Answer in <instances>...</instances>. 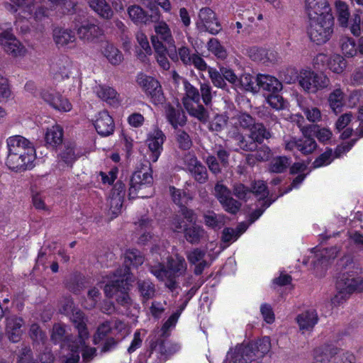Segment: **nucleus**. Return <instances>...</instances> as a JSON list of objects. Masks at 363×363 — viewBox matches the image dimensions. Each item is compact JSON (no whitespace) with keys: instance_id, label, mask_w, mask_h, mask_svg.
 <instances>
[{"instance_id":"nucleus-1","label":"nucleus","mask_w":363,"mask_h":363,"mask_svg":"<svg viewBox=\"0 0 363 363\" xmlns=\"http://www.w3.org/2000/svg\"><path fill=\"white\" fill-rule=\"evenodd\" d=\"M8 155L6 164L14 171H24L34 167L35 150L31 143L21 135L9 137L7 140Z\"/></svg>"},{"instance_id":"nucleus-2","label":"nucleus","mask_w":363,"mask_h":363,"mask_svg":"<svg viewBox=\"0 0 363 363\" xmlns=\"http://www.w3.org/2000/svg\"><path fill=\"white\" fill-rule=\"evenodd\" d=\"M270 348L271 343L268 337H264L247 345H238L227 353L223 363H251L259 361Z\"/></svg>"},{"instance_id":"nucleus-3","label":"nucleus","mask_w":363,"mask_h":363,"mask_svg":"<svg viewBox=\"0 0 363 363\" xmlns=\"http://www.w3.org/2000/svg\"><path fill=\"white\" fill-rule=\"evenodd\" d=\"M330 10L318 12V13H309L307 27V34L310 40L316 45H323L327 43L332 37L334 30V18L330 13Z\"/></svg>"},{"instance_id":"nucleus-4","label":"nucleus","mask_w":363,"mask_h":363,"mask_svg":"<svg viewBox=\"0 0 363 363\" xmlns=\"http://www.w3.org/2000/svg\"><path fill=\"white\" fill-rule=\"evenodd\" d=\"M337 294L332 298L334 305L345 301L353 293L363 291V278L349 271L343 272L336 281Z\"/></svg>"},{"instance_id":"nucleus-5","label":"nucleus","mask_w":363,"mask_h":363,"mask_svg":"<svg viewBox=\"0 0 363 363\" xmlns=\"http://www.w3.org/2000/svg\"><path fill=\"white\" fill-rule=\"evenodd\" d=\"M184 96L182 98V104L189 115L199 122L205 123L209 119V112L203 105L200 104V92L187 80L183 82Z\"/></svg>"},{"instance_id":"nucleus-6","label":"nucleus","mask_w":363,"mask_h":363,"mask_svg":"<svg viewBox=\"0 0 363 363\" xmlns=\"http://www.w3.org/2000/svg\"><path fill=\"white\" fill-rule=\"evenodd\" d=\"M153 178L150 167L135 171L130 179L129 199L135 197L145 198L152 194V184Z\"/></svg>"},{"instance_id":"nucleus-7","label":"nucleus","mask_w":363,"mask_h":363,"mask_svg":"<svg viewBox=\"0 0 363 363\" xmlns=\"http://www.w3.org/2000/svg\"><path fill=\"white\" fill-rule=\"evenodd\" d=\"M299 85L309 94H315L330 86V79L323 72H315L311 69H303L298 76Z\"/></svg>"},{"instance_id":"nucleus-8","label":"nucleus","mask_w":363,"mask_h":363,"mask_svg":"<svg viewBox=\"0 0 363 363\" xmlns=\"http://www.w3.org/2000/svg\"><path fill=\"white\" fill-rule=\"evenodd\" d=\"M137 82L155 104H162L164 97L161 85L155 78L140 73L137 77Z\"/></svg>"},{"instance_id":"nucleus-9","label":"nucleus","mask_w":363,"mask_h":363,"mask_svg":"<svg viewBox=\"0 0 363 363\" xmlns=\"http://www.w3.org/2000/svg\"><path fill=\"white\" fill-rule=\"evenodd\" d=\"M132 281L129 269L122 267L117 269L114 274V279L104 286V293L106 296L112 297L114 294L120 293L123 290L128 289V285Z\"/></svg>"},{"instance_id":"nucleus-10","label":"nucleus","mask_w":363,"mask_h":363,"mask_svg":"<svg viewBox=\"0 0 363 363\" xmlns=\"http://www.w3.org/2000/svg\"><path fill=\"white\" fill-rule=\"evenodd\" d=\"M250 190L251 194L252 193L255 196L260 197L257 205V208L252 212L250 216V222L253 223L261 216L264 211L272 204V201L266 199L269 195V191L266 184L263 181L259 180L254 182L252 184Z\"/></svg>"},{"instance_id":"nucleus-11","label":"nucleus","mask_w":363,"mask_h":363,"mask_svg":"<svg viewBox=\"0 0 363 363\" xmlns=\"http://www.w3.org/2000/svg\"><path fill=\"white\" fill-rule=\"evenodd\" d=\"M196 25L199 30L208 32L213 35L218 34L221 30V26L215 12L208 7H203L199 10Z\"/></svg>"},{"instance_id":"nucleus-12","label":"nucleus","mask_w":363,"mask_h":363,"mask_svg":"<svg viewBox=\"0 0 363 363\" xmlns=\"http://www.w3.org/2000/svg\"><path fill=\"white\" fill-rule=\"evenodd\" d=\"M74 29L79 38L85 43H92L103 35V30L97 25L87 20L75 21Z\"/></svg>"},{"instance_id":"nucleus-13","label":"nucleus","mask_w":363,"mask_h":363,"mask_svg":"<svg viewBox=\"0 0 363 363\" xmlns=\"http://www.w3.org/2000/svg\"><path fill=\"white\" fill-rule=\"evenodd\" d=\"M72 62L67 55L54 57L50 65V73L57 81L68 79L71 74Z\"/></svg>"},{"instance_id":"nucleus-14","label":"nucleus","mask_w":363,"mask_h":363,"mask_svg":"<svg viewBox=\"0 0 363 363\" xmlns=\"http://www.w3.org/2000/svg\"><path fill=\"white\" fill-rule=\"evenodd\" d=\"M284 147L286 150H298L301 154L308 155L312 154L318 147L313 138L290 137L284 139Z\"/></svg>"},{"instance_id":"nucleus-15","label":"nucleus","mask_w":363,"mask_h":363,"mask_svg":"<svg viewBox=\"0 0 363 363\" xmlns=\"http://www.w3.org/2000/svg\"><path fill=\"white\" fill-rule=\"evenodd\" d=\"M0 45L5 52L13 57L23 56L26 53V48L8 30L0 34Z\"/></svg>"},{"instance_id":"nucleus-16","label":"nucleus","mask_w":363,"mask_h":363,"mask_svg":"<svg viewBox=\"0 0 363 363\" xmlns=\"http://www.w3.org/2000/svg\"><path fill=\"white\" fill-rule=\"evenodd\" d=\"M166 136L160 130L156 129L150 133L146 140V144L150 152V158L153 162L157 161L162 150Z\"/></svg>"},{"instance_id":"nucleus-17","label":"nucleus","mask_w":363,"mask_h":363,"mask_svg":"<svg viewBox=\"0 0 363 363\" xmlns=\"http://www.w3.org/2000/svg\"><path fill=\"white\" fill-rule=\"evenodd\" d=\"M16 6L22 10L27 16H32L36 20H41L47 16V9L38 5L37 0H11Z\"/></svg>"},{"instance_id":"nucleus-18","label":"nucleus","mask_w":363,"mask_h":363,"mask_svg":"<svg viewBox=\"0 0 363 363\" xmlns=\"http://www.w3.org/2000/svg\"><path fill=\"white\" fill-rule=\"evenodd\" d=\"M24 320L16 315H9L6 318V332L9 339L13 342H18L23 333Z\"/></svg>"},{"instance_id":"nucleus-19","label":"nucleus","mask_w":363,"mask_h":363,"mask_svg":"<svg viewBox=\"0 0 363 363\" xmlns=\"http://www.w3.org/2000/svg\"><path fill=\"white\" fill-rule=\"evenodd\" d=\"M71 320L78 331V342L75 347L85 345V341L89 337V333L86 326L85 317L80 310L72 311Z\"/></svg>"},{"instance_id":"nucleus-20","label":"nucleus","mask_w":363,"mask_h":363,"mask_svg":"<svg viewBox=\"0 0 363 363\" xmlns=\"http://www.w3.org/2000/svg\"><path fill=\"white\" fill-rule=\"evenodd\" d=\"M94 126L97 133L102 136L111 135L115 127L112 117L106 111L99 113Z\"/></svg>"},{"instance_id":"nucleus-21","label":"nucleus","mask_w":363,"mask_h":363,"mask_svg":"<svg viewBox=\"0 0 363 363\" xmlns=\"http://www.w3.org/2000/svg\"><path fill=\"white\" fill-rule=\"evenodd\" d=\"M206 251L200 248H195L186 253V258L191 264L195 265L194 272L196 275H200L203 270L209 267V264L204 259Z\"/></svg>"},{"instance_id":"nucleus-22","label":"nucleus","mask_w":363,"mask_h":363,"mask_svg":"<svg viewBox=\"0 0 363 363\" xmlns=\"http://www.w3.org/2000/svg\"><path fill=\"white\" fill-rule=\"evenodd\" d=\"M184 237L191 245H197L206 238V231L203 226L196 223L184 228Z\"/></svg>"},{"instance_id":"nucleus-23","label":"nucleus","mask_w":363,"mask_h":363,"mask_svg":"<svg viewBox=\"0 0 363 363\" xmlns=\"http://www.w3.org/2000/svg\"><path fill=\"white\" fill-rule=\"evenodd\" d=\"M166 117L174 128L184 126L186 123V116L179 105L176 107L169 105L166 108Z\"/></svg>"},{"instance_id":"nucleus-24","label":"nucleus","mask_w":363,"mask_h":363,"mask_svg":"<svg viewBox=\"0 0 363 363\" xmlns=\"http://www.w3.org/2000/svg\"><path fill=\"white\" fill-rule=\"evenodd\" d=\"M52 37L55 43L59 48H65L76 40L75 35L71 30L60 27L53 30Z\"/></svg>"},{"instance_id":"nucleus-25","label":"nucleus","mask_w":363,"mask_h":363,"mask_svg":"<svg viewBox=\"0 0 363 363\" xmlns=\"http://www.w3.org/2000/svg\"><path fill=\"white\" fill-rule=\"evenodd\" d=\"M257 92L259 89L272 93H277L282 89L281 83L275 77L267 74H259L257 76Z\"/></svg>"},{"instance_id":"nucleus-26","label":"nucleus","mask_w":363,"mask_h":363,"mask_svg":"<svg viewBox=\"0 0 363 363\" xmlns=\"http://www.w3.org/2000/svg\"><path fill=\"white\" fill-rule=\"evenodd\" d=\"M101 52L113 65H118L123 60L122 52L113 44L109 42L101 43Z\"/></svg>"},{"instance_id":"nucleus-27","label":"nucleus","mask_w":363,"mask_h":363,"mask_svg":"<svg viewBox=\"0 0 363 363\" xmlns=\"http://www.w3.org/2000/svg\"><path fill=\"white\" fill-rule=\"evenodd\" d=\"M230 138L235 141L236 145L242 150L246 152H252L256 150L257 143L249 137L247 139L238 129L235 128L233 131L229 132Z\"/></svg>"},{"instance_id":"nucleus-28","label":"nucleus","mask_w":363,"mask_h":363,"mask_svg":"<svg viewBox=\"0 0 363 363\" xmlns=\"http://www.w3.org/2000/svg\"><path fill=\"white\" fill-rule=\"evenodd\" d=\"M338 348L333 345H324L315 350V359L321 363H333Z\"/></svg>"},{"instance_id":"nucleus-29","label":"nucleus","mask_w":363,"mask_h":363,"mask_svg":"<svg viewBox=\"0 0 363 363\" xmlns=\"http://www.w3.org/2000/svg\"><path fill=\"white\" fill-rule=\"evenodd\" d=\"M345 94L340 86L338 85L334 90H333L328 95V102L330 108L335 113L340 111V108L345 104Z\"/></svg>"},{"instance_id":"nucleus-30","label":"nucleus","mask_w":363,"mask_h":363,"mask_svg":"<svg viewBox=\"0 0 363 363\" xmlns=\"http://www.w3.org/2000/svg\"><path fill=\"white\" fill-rule=\"evenodd\" d=\"M272 137L271 130L267 128L262 123H255L250 130V138L256 143H262L264 140Z\"/></svg>"},{"instance_id":"nucleus-31","label":"nucleus","mask_w":363,"mask_h":363,"mask_svg":"<svg viewBox=\"0 0 363 363\" xmlns=\"http://www.w3.org/2000/svg\"><path fill=\"white\" fill-rule=\"evenodd\" d=\"M155 35L152 37H157L168 45H174V40L173 38L172 31L169 26L164 21L157 22L154 26Z\"/></svg>"},{"instance_id":"nucleus-32","label":"nucleus","mask_w":363,"mask_h":363,"mask_svg":"<svg viewBox=\"0 0 363 363\" xmlns=\"http://www.w3.org/2000/svg\"><path fill=\"white\" fill-rule=\"evenodd\" d=\"M296 320L301 330H308L317 323L318 315L315 311H308L299 314Z\"/></svg>"},{"instance_id":"nucleus-33","label":"nucleus","mask_w":363,"mask_h":363,"mask_svg":"<svg viewBox=\"0 0 363 363\" xmlns=\"http://www.w3.org/2000/svg\"><path fill=\"white\" fill-rule=\"evenodd\" d=\"M225 216L216 213L213 211H208L203 214L205 225L212 229H220L225 225Z\"/></svg>"},{"instance_id":"nucleus-34","label":"nucleus","mask_w":363,"mask_h":363,"mask_svg":"<svg viewBox=\"0 0 363 363\" xmlns=\"http://www.w3.org/2000/svg\"><path fill=\"white\" fill-rule=\"evenodd\" d=\"M90 7L101 18L110 19L113 12L106 0H88Z\"/></svg>"},{"instance_id":"nucleus-35","label":"nucleus","mask_w":363,"mask_h":363,"mask_svg":"<svg viewBox=\"0 0 363 363\" xmlns=\"http://www.w3.org/2000/svg\"><path fill=\"white\" fill-rule=\"evenodd\" d=\"M137 288L143 303L152 298L155 295V285L150 280L139 279L137 281Z\"/></svg>"},{"instance_id":"nucleus-36","label":"nucleus","mask_w":363,"mask_h":363,"mask_svg":"<svg viewBox=\"0 0 363 363\" xmlns=\"http://www.w3.org/2000/svg\"><path fill=\"white\" fill-rule=\"evenodd\" d=\"M94 91L99 98L113 105L118 103L117 92L110 86L99 85L94 89Z\"/></svg>"},{"instance_id":"nucleus-37","label":"nucleus","mask_w":363,"mask_h":363,"mask_svg":"<svg viewBox=\"0 0 363 363\" xmlns=\"http://www.w3.org/2000/svg\"><path fill=\"white\" fill-rule=\"evenodd\" d=\"M167 268L172 275L179 277L185 273L187 264L183 257L176 256L174 259L171 258L168 260Z\"/></svg>"},{"instance_id":"nucleus-38","label":"nucleus","mask_w":363,"mask_h":363,"mask_svg":"<svg viewBox=\"0 0 363 363\" xmlns=\"http://www.w3.org/2000/svg\"><path fill=\"white\" fill-rule=\"evenodd\" d=\"M65 329L62 325L57 324L53 326L51 339L55 343L62 342V347L65 346L69 347V344H72L73 342H78V339L72 340L69 337L65 338Z\"/></svg>"},{"instance_id":"nucleus-39","label":"nucleus","mask_w":363,"mask_h":363,"mask_svg":"<svg viewBox=\"0 0 363 363\" xmlns=\"http://www.w3.org/2000/svg\"><path fill=\"white\" fill-rule=\"evenodd\" d=\"M340 249L337 246L325 248L315 255V264L326 266L327 264L334 259L338 255Z\"/></svg>"},{"instance_id":"nucleus-40","label":"nucleus","mask_w":363,"mask_h":363,"mask_svg":"<svg viewBox=\"0 0 363 363\" xmlns=\"http://www.w3.org/2000/svg\"><path fill=\"white\" fill-rule=\"evenodd\" d=\"M57 94V93H55L54 91H49V90H43L40 92V97L48 104H49L51 106H52L54 108L59 110V111H69L72 108V105L69 102V101H64V104H62V106L57 104L54 99H55V96Z\"/></svg>"},{"instance_id":"nucleus-41","label":"nucleus","mask_w":363,"mask_h":363,"mask_svg":"<svg viewBox=\"0 0 363 363\" xmlns=\"http://www.w3.org/2000/svg\"><path fill=\"white\" fill-rule=\"evenodd\" d=\"M250 57L255 61H259L263 64L274 62L276 60L273 51L263 48H253L250 51Z\"/></svg>"},{"instance_id":"nucleus-42","label":"nucleus","mask_w":363,"mask_h":363,"mask_svg":"<svg viewBox=\"0 0 363 363\" xmlns=\"http://www.w3.org/2000/svg\"><path fill=\"white\" fill-rule=\"evenodd\" d=\"M62 128L60 125H54L48 129L45 138L49 145L55 147L62 143Z\"/></svg>"},{"instance_id":"nucleus-43","label":"nucleus","mask_w":363,"mask_h":363,"mask_svg":"<svg viewBox=\"0 0 363 363\" xmlns=\"http://www.w3.org/2000/svg\"><path fill=\"white\" fill-rule=\"evenodd\" d=\"M78 157L79 154L75 151V144L71 142L65 143L60 153V160L68 166H72Z\"/></svg>"},{"instance_id":"nucleus-44","label":"nucleus","mask_w":363,"mask_h":363,"mask_svg":"<svg viewBox=\"0 0 363 363\" xmlns=\"http://www.w3.org/2000/svg\"><path fill=\"white\" fill-rule=\"evenodd\" d=\"M291 164V160L286 156H278L272 160L269 164V172L273 173H283Z\"/></svg>"},{"instance_id":"nucleus-45","label":"nucleus","mask_w":363,"mask_h":363,"mask_svg":"<svg viewBox=\"0 0 363 363\" xmlns=\"http://www.w3.org/2000/svg\"><path fill=\"white\" fill-rule=\"evenodd\" d=\"M125 266L130 269V266L138 267L144 262V257L138 250H128L125 253ZM130 274V272H129Z\"/></svg>"},{"instance_id":"nucleus-46","label":"nucleus","mask_w":363,"mask_h":363,"mask_svg":"<svg viewBox=\"0 0 363 363\" xmlns=\"http://www.w3.org/2000/svg\"><path fill=\"white\" fill-rule=\"evenodd\" d=\"M257 77L255 78L249 74H243L238 78L235 87L246 91L257 92Z\"/></svg>"},{"instance_id":"nucleus-47","label":"nucleus","mask_w":363,"mask_h":363,"mask_svg":"<svg viewBox=\"0 0 363 363\" xmlns=\"http://www.w3.org/2000/svg\"><path fill=\"white\" fill-rule=\"evenodd\" d=\"M207 49L218 59L225 60L228 56L226 49L217 38H211L208 41Z\"/></svg>"},{"instance_id":"nucleus-48","label":"nucleus","mask_w":363,"mask_h":363,"mask_svg":"<svg viewBox=\"0 0 363 363\" xmlns=\"http://www.w3.org/2000/svg\"><path fill=\"white\" fill-rule=\"evenodd\" d=\"M338 265L344 272L349 271L350 274L355 273L359 274L361 268L359 264L354 260L352 255H345L338 261Z\"/></svg>"},{"instance_id":"nucleus-49","label":"nucleus","mask_w":363,"mask_h":363,"mask_svg":"<svg viewBox=\"0 0 363 363\" xmlns=\"http://www.w3.org/2000/svg\"><path fill=\"white\" fill-rule=\"evenodd\" d=\"M335 7L340 25L346 27L350 16L348 5L344 1H337L335 3Z\"/></svg>"},{"instance_id":"nucleus-50","label":"nucleus","mask_w":363,"mask_h":363,"mask_svg":"<svg viewBox=\"0 0 363 363\" xmlns=\"http://www.w3.org/2000/svg\"><path fill=\"white\" fill-rule=\"evenodd\" d=\"M116 301L127 311H130V313H132V308L138 311L140 308L139 305L131 299L126 290H123L117 294Z\"/></svg>"},{"instance_id":"nucleus-51","label":"nucleus","mask_w":363,"mask_h":363,"mask_svg":"<svg viewBox=\"0 0 363 363\" xmlns=\"http://www.w3.org/2000/svg\"><path fill=\"white\" fill-rule=\"evenodd\" d=\"M188 172L194 180L199 184H205L208 179L207 169L201 162Z\"/></svg>"},{"instance_id":"nucleus-52","label":"nucleus","mask_w":363,"mask_h":363,"mask_svg":"<svg viewBox=\"0 0 363 363\" xmlns=\"http://www.w3.org/2000/svg\"><path fill=\"white\" fill-rule=\"evenodd\" d=\"M328 67L332 72L340 74L346 67V61L340 55H333L328 61Z\"/></svg>"},{"instance_id":"nucleus-53","label":"nucleus","mask_w":363,"mask_h":363,"mask_svg":"<svg viewBox=\"0 0 363 363\" xmlns=\"http://www.w3.org/2000/svg\"><path fill=\"white\" fill-rule=\"evenodd\" d=\"M306 3V9L307 11V13H318V12L330 10L326 1L325 0H305Z\"/></svg>"},{"instance_id":"nucleus-54","label":"nucleus","mask_w":363,"mask_h":363,"mask_svg":"<svg viewBox=\"0 0 363 363\" xmlns=\"http://www.w3.org/2000/svg\"><path fill=\"white\" fill-rule=\"evenodd\" d=\"M130 19L135 23H145L147 15L145 11L139 6L133 5L128 9Z\"/></svg>"},{"instance_id":"nucleus-55","label":"nucleus","mask_w":363,"mask_h":363,"mask_svg":"<svg viewBox=\"0 0 363 363\" xmlns=\"http://www.w3.org/2000/svg\"><path fill=\"white\" fill-rule=\"evenodd\" d=\"M258 117L266 123V127L269 130L279 124L278 118L274 113H271L268 109L262 108L257 112Z\"/></svg>"},{"instance_id":"nucleus-56","label":"nucleus","mask_w":363,"mask_h":363,"mask_svg":"<svg viewBox=\"0 0 363 363\" xmlns=\"http://www.w3.org/2000/svg\"><path fill=\"white\" fill-rule=\"evenodd\" d=\"M184 306L181 307L179 310H177L174 312L169 318L164 322L163 325L162 326V335L163 337H167L169 335V330L175 327L178 319L181 315L182 311L184 309Z\"/></svg>"},{"instance_id":"nucleus-57","label":"nucleus","mask_w":363,"mask_h":363,"mask_svg":"<svg viewBox=\"0 0 363 363\" xmlns=\"http://www.w3.org/2000/svg\"><path fill=\"white\" fill-rule=\"evenodd\" d=\"M301 110L308 121L318 123L322 121V113L318 108L308 106L301 107Z\"/></svg>"},{"instance_id":"nucleus-58","label":"nucleus","mask_w":363,"mask_h":363,"mask_svg":"<svg viewBox=\"0 0 363 363\" xmlns=\"http://www.w3.org/2000/svg\"><path fill=\"white\" fill-rule=\"evenodd\" d=\"M228 117L223 114H217L209 123V130L214 132L222 131L227 125Z\"/></svg>"},{"instance_id":"nucleus-59","label":"nucleus","mask_w":363,"mask_h":363,"mask_svg":"<svg viewBox=\"0 0 363 363\" xmlns=\"http://www.w3.org/2000/svg\"><path fill=\"white\" fill-rule=\"evenodd\" d=\"M208 72L211 82L215 86L220 89H225L226 87L227 84L220 70L218 71L216 69L210 67L208 69Z\"/></svg>"},{"instance_id":"nucleus-60","label":"nucleus","mask_w":363,"mask_h":363,"mask_svg":"<svg viewBox=\"0 0 363 363\" xmlns=\"http://www.w3.org/2000/svg\"><path fill=\"white\" fill-rule=\"evenodd\" d=\"M201 98L206 106H211L213 96L212 88L209 82L200 84V99Z\"/></svg>"},{"instance_id":"nucleus-61","label":"nucleus","mask_w":363,"mask_h":363,"mask_svg":"<svg viewBox=\"0 0 363 363\" xmlns=\"http://www.w3.org/2000/svg\"><path fill=\"white\" fill-rule=\"evenodd\" d=\"M220 203L225 211L231 214H235L240 208L241 203L233 199L231 195L223 201H220Z\"/></svg>"},{"instance_id":"nucleus-62","label":"nucleus","mask_w":363,"mask_h":363,"mask_svg":"<svg viewBox=\"0 0 363 363\" xmlns=\"http://www.w3.org/2000/svg\"><path fill=\"white\" fill-rule=\"evenodd\" d=\"M29 335L34 342L38 343H43L46 340L45 333L36 323H33L30 325Z\"/></svg>"},{"instance_id":"nucleus-63","label":"nucleus","mask_w":363,"mask_h":363,"mask_svg":"<svg viewBox=\"0 0 363 363\" xmlns=\"http://www.w3.org/2000/svg\"><path fill=\"white\" fill-rule=\"evenodd\" d=\"M123 203V199H121L120 196H114L110 195L108 203L109 206V211L112 215L114 216H118L121 211Z\"/></svg>"},{"instance_id":"nucleus-64","label":"nucleus","mask_w":363,"mask_h":363,"mask_svg":"<svg viewBox=\"0 0 363 363\" xmlns=\"http://www.w3.org/2000/svg\"><path fill=\"white\" fill-rule=\"evenodd\" d=\"M233 194L240 200L246 201L251 194V190L243 184L237 183L233 185Z\"/></svg>"}]
</instances>
